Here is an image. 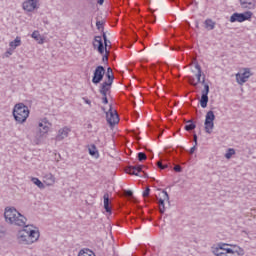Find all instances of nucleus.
I'll return each mask as SVG.
<instances>
[{"instance_id": "f257e3e1", "label": "nucleus", "mask_w": 256, "mask_h": 256, "mask_svg": "<svg viewBox=\"0 0 256 256\" xmlns=\"http://www.w3.org/2000/svg\"><path fill=\"white\" fill-rule=\"evenodd\" d=\"M22 227H24V229L18 231L17 233L18 243L21 245H32V243L39 241V230L29 228L27 223H25V225Z\"/></svg>"}, {"instance_id": "f03ea898", "label": "nucleus", "mask_w": 256, "mask_h": 256, "mask_svg": "<svg viewBox=\"0 0 256 256\" xmlns=\"http://www.w3.org/2000/svg\"><path fill=\"white\" fill-rule=\"evenodd\" d=\"M4 218L6 223L16 225L18 227H25L27 218L23 216L15 207H6L4 211Z\"/></svg>"}, {"instance_id": "7ed1b4c3", "label": "nucleus", "mask_w": 256, "mask_h": 256, "mask_svg": "<svg viewBox=\"0 0 256 256\" xmlns=\"http://www.w3.org/2000/svg\"><path fill=\"white\" fill-rule=\"evenodd\" d=\"M12 113L17 123H25L29 117V107L23 103H18L14 106Z\"/></svg>"}, {"instance_id": "20e7f679", "label": "nucleus", "mask_w": 256, "mask_h": 256, "mask_svg": "<svg viewBox=\"0 0 256 256\" xmlns=\"http://www.w3.org/2000/svg\"><path fill=\"white\" fill-rule=\"evenodd\" d=\"M252 17L253 12L251 11H246L244 13L236 12L230 16V23H243L245 21L251 20Z\"/></svg>"}, {"instance_id": "39448f33", "label": "nucleus", "mask_w": 256, "mask_h": 256, "mask_svg": "<svg viewBox=\"0 0 256 256\" xmlns=\"http://www.w3.org/2000/svg\"><path fill=\"white\" fill-rule=\"evenodd\" d=\"M214 121H215V112H213V110H209L206 113V118L204 121L205 132L208 133L209 135L213 133V129L215 127Z\"/></svg>"}, {"instance_id": "423d86ee", "label": "nucleus", "mask_w": 256, "mask_h": 256, "mask_svg": "<svg viewBox=\"0 0 256 256\" xmlns=\"http://www.w3.org/2000/svg\"><path fill=\"white\" fill-rule=\"evenodd\" d=\"M49 125H51L47 120H43L38 124V128L36 130V143H39L41 141V138L43 135L49 133Z\"/></svg>"}, {"instance_id": "0eeeda50", "label": "nucleus", "mask_w": 256, "mask_h": 256, "mask_svg": "<svg viewBox=\"0 0 256 256\" xmlns=\"http://www.w3.org/2000/svg\"><path fill=\"white\" fill-rule=\"evenodd\" d=\"M201 84L204 86V89L202 90L200 98V106L202 109H206L207 104L209 103V84L205 82V76H203Z\"/></svg>"}, {"instance_id": "6e6552de", "label": "nucleus", "mask_w": 256, "mask_h": 256, "mask_svg": "<svg viewBox=\"0 0 256 256\" xmlns=\"http://www.w3.org/2000/svg\"><path fill=\"white\" fill-rule=\"evenodd\" d=\"M106 121L110 125V127H115L117 123H119V114L117 110L113 111V105L110 104V108L108 112H106Z\"/></svg>"}, {"instance_id": "1a4fd4ad", "label": "nucleus", "mask_w": 256, "mask_h": 256, "mask_svg": "<svg viewBox=\"0 0 256 256\" xmlns=\"http://www.w3.org/2000/svg\"><path fill=\"white\" fill-rule=\"evenodd\" d=\"M104 77H105V67H103L102 65L97 66L93 73L92 83L94 85H99V83L103 81Z\"/></svg>"}, {"instance_id": "9d476101", "label": "nucleus", "mask_w": 256, "mask_h": 256, "mask_svg": "<svg viewBox=\"0 0 256 256\" xmlns=\"http://www.w3.org/2000/svg\"><path fill=\"white\" fill-rule=\"evenodd\" d=\"M253 73H251V69L245 68L243 73H237L236 74V81L238 85H243L244 83H247L249 81V77H251Z\"/></svg>"}, {"instance_id": "9b49d317", "label": "nucleus", "mask_w": 256, "mask_h": 256, "mask_svg": "<svg viewBox=\"0 0 256 256\" xmlns=\"http://www.w3.org/2000/svg\"><path fill=\"white\" fill-rule=\"evenodd\" d=\"M106 77H107V81H104L100 84V87H112L113 86V81H115V76L113 75V69H111V67L107 68V72H106Z\"/></svg>"}, {"instance_id": "f8f14e48", "label": "nucleus", "mask_w": 256, "mask_h": 256, "mask_svg": "<svg viewBox=\"0 0 256 256\" xmlns=\"http://www.w3.org/2000/svg\"><path fill=\"white\" fill-rule=\"evenodd\" d=\"M93 47L94 49H97L100 55H103V53H105V46L103 44V39L101 38V36L94 37Z\"/></svg>"}, {"instance_id": "ddd939ff", "label": "nucleus", "mask_w": 256, "mask_h": 256, "mask_svg": "<svg viewBox=\"0 0 256 256\" xmlns=\"http://www.w3.org/2000/svg\"><path fill=\"white\" fill-rule=\"evenodd\" d=\"M223 247H229V244L225 243H219L217 244L216 248L213 249V253L216 256H227V248Z\"/></svg>"}, {"instance_id": "4468645a", "label": "nucleus", "mask_w": 256, "mask_h": 256, "mask_svg": "<svg viewBox=\"0 0 256 256\" xmlns=\"http://www.w3.org/2000/svg\"><path fill=\"white\" fill-rule=\"evenodd\" d=\"M144 165H141V164H138V165H134V166H129L127 169H126V172L129 174V175H136V177H139V173H141V171H143L144 169Z\"/></svg>"}, {"instance_id": "2eb2a0df", "label": "nucleus", "mask_w": 256, "mask_h": 256, "mask_svg": "<svg viewBox=\"0 0 256 256\" xmlns=\"http://www.w3.org/2000/svg\"><path fill=\"white\" fill-rule=\"evenodd\" d=\"M37 9V0H27L23 3V10L31 13Z\"/></svg>"}, {"instance_id": "dca6fc26", "label": "nucleus", "mask_w": 256, "mask_h": 256, "mask_svg": "<svg viewBox=\"0 0 256 256\" xmlns=\"http://www.w3.org/2000/svg\"><path fill=\"white\" fill-rule=\"evenodd\" d=\"M111 91V87L100 86L99 93L102 95V103L107 105L109 103V99L107 98V92Z\"/></svg>"}, {"instance_id": "f3484780", "label": "nucleus", "mask_w": 256, "mask_h": 256, "mask_svg": "<svg viewBox=\"0 0 256 256\" xmlns=\"http://www.w3.org/2000/svg\"><path fill=\"white\" fill-rule=\"evenodd\" d=\"M70 131H71V129H69L68 127H64L62 129H60L56 136V141H63V139H65L66 137L69 136Z\"/></svg>"}, {"instance_id": "a211bd4d", "label": "nucleus", "mask_w": 256, "mask_h": 256, "mask_svg": "<svg viewBox=\"0 0 256 256\" xmlns=\"http://www.w3.org/2000/svg\"><path fill=\"white\" fill-rule=\"evenodd\" d=\"M43 183L50 187L51 185L55 184V176L51 173H46L43 175Z\"/></svg>"}, {"instance_id": "6ab92c4d", "label": "nucleus", "mask_w": 256, "mask_h": 256, "mask_svg": "<svg viewBox=\"0 0 256 256\" xmlns=\"http://www.w3.org/2000/svg\"><path fill=\"white\" fill-rule=\"evenodd\" d=\"M163 161H169V156L164 155V156L161 157L160 161L156 162V165H157L158 169H160V171H163V170L169 168V164L163 163Z\"/></svg>"}, {"instance_id": "aec40b11", "label": "nucleus", "mask_w": 256, "mask_h": 256, "mask_svg": "<svg viewBox=\"0 0 256 256\" xmlns=\"http://www.w3.org/2000/svg\"><path fill=\"white\" fill-rule=\"evenodd\" d=\"M240 5L242 9H253L255 7L253 0H240Z\"/></svg>"}, {"instance_id": "412c9836", "label": "nucleus", "mask_w": 256, "mask_h": 256, "mask_svg": "<svg viewBox=\"0 0 256 256\" xmlns=\"http://www.w3.org/2000/svg\"><path fill=\"white\" fill-rule=\"evenodd\" d=\"M88 152L91 157L99 159V150H97V146H95V144L90 145V147L88 148Z\"/></svg>"}, {"instance_id": "4be33fe9", "label": "nucleus", "mask_w": 256, "mask_h": 256, "mask_svg": "<svg viewBox=\"0 0 256 256\" xmlns=\"http://www.w3.org/2000/svg\"><path fill=\"white\" fill-rule=\"evenodd\" d=\"M104 199V209L106 213H111V206H109V193H105L103 196Z\"/></svg>"}, {"instance_id": "5701e85b", "label": "nucleus", "mask_w": 256, "mask_h": 256, "mask_svg": "<svg viewBox=\"0 0 256 256\" xmlns=\"http://www.w3.org/2000/svg\"><path fill=\"white\" fill-rule=\"evenodd\" d=\"M102 38L104 41V51L105 53H109V50L107 49V47H109V45H111V41L107 39V33L102 32Z\"/></svg>"}, {"instance_id": "b1692460", "label": "nucleus", "mask_w": 256, "mask_h": 256, "mask_svg": "<svg viewBox=\"0 0 256 256\" xmlns=\"http://www.w3.org/2000/svg\"><path fill=\"white\" fill-rule=\"evenodd\" d=\"M78 255H82V256H96L95 252H93L91 249L89 248H84L81 249L78 253Z\"/></svg>"}, {"instance_id": "393cba45", "label": "nucleus", "mask_w": 256, "mask_h": 256, "mask_svg": "<svg viewBox=\"0 0 256 256\" xmlns=\"http://www.w3.org/2000/svg\"><path fill=\"white\" fill-rule=\"evenodd\" d=\"M186 123L187 124L184 127L185 131H193V129L197 127V125L195 124V122H193V120H188Z\"/></svg>"}, {"instance_id": "a878e982", "label": "nucleus", "mask_w": 256, "mask_h": 256, "mask_svg": "<svg viewBox=\"0 0 256 256\" xmlns=\"http://www.w3.org/2000/svg\"><path fill=\"white\" fill-rule=\"evenodd\" d=\"M204 23H205L206 29H208L209 31H213V29H215V22H213V20L207 19L205 20Z\"/></svg>"}, {"instance_id": "bb28decb", "label": "nucleus", "mask_w": 256, "mask_h": 256, "mask_svg": "<svg viewBox=\"0 0 256 256\" xmlns=\"http://www.w3.org/2000/svg\"><path fill=\"white\" fill-rule=\"evenodd\" d=\"M12 49H17V47L21 46V38L16 37L14 41H11L9 44Z\"/></svg>"}, {"instance_id": "cd10ccee", "label": "nucleus", "mask_w": 256, "mask_h": 256, "mask_svg": "<svg viewBox=\"0 0 256 256\" xmlns=\"http://www.w3.org/2000/svg\"><path fill=\"white\" fill-rule=\"evenodd\" d=\"M162 193H163V199L160 198L158 200V205L159 206L165 204V201H169V194L167 193V191L163 190Z\"/></svg>"}, {"instance_id": "c85d7f7f", "label": "nucleus", "mask_w": 256, "mask_h": 256, "mask_svg": "<svg viewBox=\"0 0 256 256\" xmlns=\"http://www.w3.org/2000/svg\"><path fill=\"white\" fill-rule=\"evenodd\" d=\"M32 183L36 185L39 189H45V184L39 180V178H32Z\"/></svg>"}, {"instance_id": "c756f323", "label": "nucleus", "mask_w": 256, "mask_h": 256, "mask_svg": "<svg viewBox=\"0 0 256 256\" xmlns=\"http://www.w3.org/2000/svg\"><path fill=\"white\" fill-rule=\"evenodd\" d=\"M193 139H194L195 145L192 148H190L189 150L190 155H193V153H195V151L197 150V134L193 135Z\"/></svg>"}, {"instance_id": "7c9ffc66", "label": "nucleus", "mask_w": 256, "mask_h": 256, "mask_svg": "<svg viewBox=\"0 0 256 256\" xmlns=\"http://www.w3.org/2000/svg\"><path fill=\"white\" fill-rule=\"evenodd\" d=\"M235 155V149L229 148L225 154L226 159H231Z\"/></svg>"}, {"instance_id": "2f4dec72", "label": "nucleus", "mask_w": 256, "mask_h": 256, "mask_svg": "<svg viewBox=\"0 0 256 256\" xmlns=\"http://www.w3.org/2000/svg\"><path fill=\"white\" fill-rule=\"evenodd\" d=\"M137 159L138 161L142 162V161H146L147 160V154H145V152H139L137 154Z\"/></svg>"}, {"instance_id": "473e14b6", "label": "nucleus", "mask_w": 256, "mask_h": 256, "mask_svg": "<svg viewBox=\"0 0 256 256\" xmlns=\"http://www.w3.org/2000/svg\"><path fill=\"white\" fill-rule=\"evenodd\" d=\"M32 39H35V41H39V39H41V34H39V31H34L31 34Z\"/></svg>"}, {"instance_id": "72a5a7b5", "label": "nucleus", "mask_w": 256, "mask_h": 256, "mask_svg": "<svg viewBox=\"0 0 256 256\" xmlns=\"http://www.w3.org/2000/svg\"><path fill=\"white\" fill-rule=\"evenodd\" d=\"M135 41H137V34L133 33L132 34V42L128 45V47H133V43H135Z\"/></svg>"}, {"instance_id": "f704fd0d", "label": "nucleus", "mask_w": 256, "mask_h": 256, "mask_svg": "<svg viewBox=\"0 0 256 256\" xmlns=\"http://www.w3.org/2000/svg\"><path fill=\"white\" fill-rule=\"evenodd\" d=\"M151 193V189L149 187H147L144 191H143V197H149Z\"/></svg>"}, {"instance_id": "c9c22d12", "label": "nucleus", "mask_w": 256, "mask_h": 256, "mask_svg": "<svg viewBox=\"0 0 256 256\" xmlns=\"http://www.w3.org/2000/svg\"><path fill=\"white\" fill-rule=\"evenodd\" d=\"M137 217H139L140 219H142V221H144L145 219L143 218V210L139 209L136 212Z\"/></svg>"}, {"instance_id": "e433bc0d", "label": "nucleus", "mask_w": 256, "mask_h": 256, "mask_svg": "<svg viewBox=\"0 0 256 256\" xmlns=\"http://www.w3.org/2000/svg\"><path fill=\"white\" fill-rule=\"evenodd\" d=\"M96 27L97 29L100 31V29H102V33L104 32L103 31V22L102 21H97L96 22Z\"/></svg>"}, {"instance_id": "4c0bfd02", "label": "nucleus", "mask_w": 256, "mask_h": 256, "mask_svg": "<svg viewBox=\"0 0 256 256\" xmlns=\"http://www.w3.org/2000/svg\"><path fill=\"white\" fill-rule=\"evenodd\" d=\"M174 171H176V173H181V171H183V168L179 165L174 166Z\"/></svg>"}, {"instance_id": "58836bf2", "label": "nucleus", "mask_w": 256, "mask_h": 256, "mask_svg": "<svg viewBox=\"0 0 256 256\" xmlns=\"http://www.w3.org/2000/svg\"><path fill=\"white\" fill-rule=\"evenodd\" d=\"M159 213L163 215L165 213V204L159 206Z\"/></svg>"}, {"instance_id": "ea45409f", "label": "nucleus", "mask_w": 256, "mask_h": 256, "mask_svg": "<svg viewBox=\"0 0 256 256\" xmlns=\"http://www.w3.org/2000/svg\"><path fill=\"white\" fill-rule=\"evenodd\" d=\"M10 55H13V49H9L5 52V57H9Z\"/></svg>"}, {"instance_id": "a19ab883", "label": "nucleus", "mask_w": 256, "mask_h": 256, "mask_svg": "<svg viewBox=\"0 0 256 256\" xmlns=\"http://www.w3.org/2000/svg\"><path fill=\"white\" fill-rule=\"evenodd\" d=\"M201 73H202V72H198V73L196 74L197 83H203V81H201Z\"/></svg>"}, {"instance_id": "79ce46f5", "label": "nucleus", "mask_w": 256, "mask_h": 256, "mask_svg": "<svg viewBox=\"0 0 256 256\" xmlns=\"http://www.w3.org/2000/svg\"><path fill=\"white\" fill-rule=\"evenodd\" d=\"M195 69H197L198 73H202V70H201V65H199V63H195Z\"/></svg>"}, {"instance_id": "37998d69", "label": "nucleus", "mask_w": 256, "mask_h": 256, "mask_svg": "<svg viewBox=\"0 0 256 256\" xmlns=\"http://www.w3.org/2000/svg\"><path fill=\"white\" fill-rule=\"evenodd\" d=\"M126 195H128V197H133V191L126 190Z\"/></svg>"}, {"instance_id": "c03bdc74", "label": "nucleus", "mask_w": 256, "mask_h": 256, "mask_svg": "<svg viewBox=\"0 0 256 256\" xmlns=\"http://www.w3.org/2000/svg\"><path fill=\"white\" fill-rule=\"evenodd\" d=\"M108 53H106L103 57H102V61H109V57L107 56Z\"/></svg>"}, {"instance_id": "a18cd8bd", "label": "nucleus", "mask_w": 256, "mask_h": 256, "mask_svg": "<svg viewBox=\"0 0 256 256\" xmlns=\"http://www.w3.org/2000/svg\"><path fill=\"white\" fill-rule=\"evenodd\" d=\"M83 100L86 103V105H91V100H89L87 98H83Z\"/></svg>"}, {"instance_id": "49530a36", "label": "nucleus", "mask_w": 256, "mask_h": 256, "mask_svg": "<svg viewBox=\"0 0 256 256\" xmlns=\"http://www.w3.org/2000/svg\"><path fill=\"white\" fill-rule=\"evenodd\" d=\"M4 235H5V230L0 228V239L1 237H4Z\"/></svg>"}, {"instance_id": "de8ad7c7", "label": "nucleus", "mask_w": 256, "mask_h": 256, "mask_svg": "<svg viewBox=\"0 0 256 256\" xmlns=\"http://www.w3.org/2000/svg\"><path fill=\"white\" fill-rule=\"evenodd\" d=\"M103 3H105V0H97L98 5H103Z\"/></svg>"}, {"instance_id": "09e8293b", "label": "nucleus", "mask_w": 256, "mask_h": 256, "mask_svg": "<svg viewBox=\"0 0 256 256\" xmlns=\"http://www.w3.org/2000/svg\"><path fill=\"white\" fill-rule=\"evenodd\" d=\"M101 110L104 112V113H107V111L105 110V107H101Z\"/></svg>"}, {"instance_id": "8fccbe9b", "label": "nucleus", "mask_w": 256, "mask_h": 256, "mask_svg": "<svg viewBox=\"0 0 256 256\" xmlns=\"http://www.w3.org/2000/svg\"><path fill=\"white\" fill-rule=\"evenodd\" d=\"M222 249H229L228 246H222Z\"/></svg>"}, {"instance_id": "3c124183", "label": "nucleus", "mask_w": 256, "mask_h": 256, "mask_svg": "<svg viewBox=\"0 0 256 256\" xmlns=\"http://www.w3.org/2000/svg\"><path fill=\"white\" fill-rule=\"evenodd\" d=\"M196 27L199 28V23H196Z\"/></svg>"}, {"instance_id": "603ef678", "label": "nucleus", "mask_w": 256, "mask_h": 256, "mask_svg": "<svg viewBox=\"0 0 256 256\" xmlns=\"http://www.w3.org/2000/svg\"><path fill=\"white\" fill-rule=\"evenodd\" d=\"M194 87H197V83L194 84Z\"/></svg>"}, {"instance_id": "864d4df0", "label": "nucleus", "mask_w": 256, "mask_h": 256, "mask_svg": "<svg viewBox=\"0 0 256 256\" xmlns=\"http://www.w3.org/2000/svg\"><path fill=\"white\" fill-rule=\"evenodd\" d=\"M183 151H186V150H180L181 153H183Z\"/></svg>"}, {"instance_id": "5fc2aeb1", "label": "nucleus", "mask_w": 256, "mask_h": 256, "mask_svg": "<svg viewBox=\"0 0 256 256\" xmlns=\"http://www.w3.org/2000/svg\"><path fill=\"white\" fill-rule=\"evenodd\" d=\"M133 221H135V218H132V223H133Z\"/></svg>"}, {"instance_id": "6e6d98bb", "label": "nucleus", "mask_w": 256, "mask_h": 256, "mask_svg": "<svg viewBox=\"0 0 256 256\" xmlns=\"http://www.w3.org/2000/svg\"><path fill=\"white\" fill-rule=\"evenodd\" d=\"M144 70H145V71H147V68H146V67H144Z\"/></svg>"}, {"instance_id": "4d7b16f0", "label": "nucleus", "mask_w": 256, "mask_h": 256, "mask_svg": "<svg viewBox=\"0 0 256 256\" xmlns=\"http://www.w3.org/2000/svg\"><path fill=\"white\" fill-rule=\"evenodd\" d=\"M152 23H155V19H154V21H152Z\"/></svg>"}, {"instance_id": "13d9d810", "label": "nucleus", "mask_w": 256, "mask_h": 256, "mask_svg": "<svg viewBox=\"0 0 256 256\" xmlns=\"http://www.w3.org/2000/svg\"><path fill=\"white\" fill-rule=\"evenodd\" d=\"M88 127H91V124H89Z\"/></svg>"}]
</instances>
